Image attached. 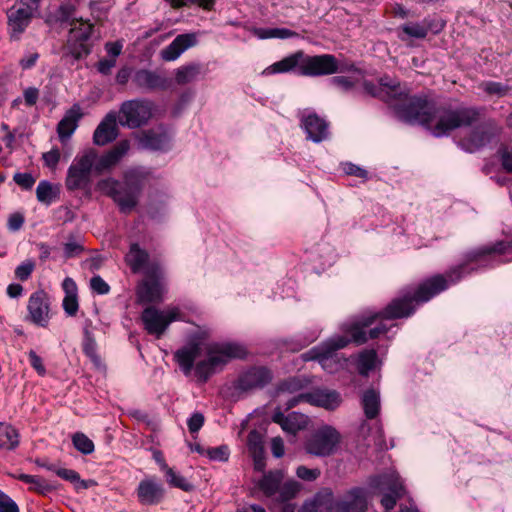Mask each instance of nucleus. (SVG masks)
Masks as SVG:
<instances>
[{
	"label": "nucleus",
	"instance_id": "1",
	"mask_svg": "<svg viewBox=\"0 0 512 512\" xmlns=\"http://www.w3.org/2000/svg\"><path fill=\"white\" fill-rule=\"evenodd\" d=\"M494 251L493 248L466 251L459 264L450 267L444 273L424 278L416 287L408 286L401 289L399 295L393 298L382 310H366L356 315L349 322L343 324L342 331L352 335L354 344L357 346L365 344L370 339H378L390 329L384 323L385 320L403 319L412 316L418 306L427 303L446 291L450 286L459 283L464 277L474 273L476 268L471 266V262L477 261L481 262V265H487L489 255Z\"/></svg>",
	"mask_w": 512,
	"mask_h": 512
},
{
	"label": "nucleus",
	"instance_id": "2",
	"mask_svg": "<svg viewBox=\"0 0 512 512\" xmlns=\"http://www.w3.org/2000/svg\"><path fill=\"white\" fill-rule=\"evenodd\" d=\"M403 89L405 96L396 99L393 105L397 117L407 124L422 126L436 138L448 136L459 128L472 127L485 111L478 106H437L427 94L409 95V89L406 86Z\"/></svg>",
	"mask_w": 512,
	"mask_h": 512
},
{
	"label": "nucleus",
	"instance_id": "3",
	"mask_svg": "<svg viewBox=\"0 0 512 512\" xmlns=\"http://www.w3.org/2000/svg\"><path fill=\"white\" fill-rule=\"evenodd\" d=\"M354 64L341 62L333 54L308 55L298 50L264 70V74L295 72L304 77H321L356 71Z\"/></svg>",
	"mask_w": 512,
	"mask_h": 512
},
{
	"label": "nucleus",
	"instance_id": "4",
	"mask_svg": "<svg viewBox=\"0 0 512 512\" xmlns=\"http://www.w3.org/2000/svg\"><path fill=\"white\" fill-rule=\"evenodd\" d=\"M152 178L150 168L136 166L127 169L122 180L109 177L100 180L97 187L113 200L120 213L127 215L139 205L143 191Z\"/></svg>",
	"mask_w": 512,
	"mask_h": 512
},
{
	"label": "nucleus",
	"instance_id": "5",
	"mask_svg": "<svg viewBox=\"0 0 512 512\" xmlns=\"http://www.w3.org/2000/svg\"><path fill=\"white\" fill-rule=\"evenodd\" d=\"M206 355V359L197 362L194 366L195 376L202 384L206 383L218 368L221 370L231 360L245 359L248 351L245 345L238 342H212L206 346Z\"/></svg>",
	"mask_w": 512,
	"mask_h": 512
},
{
	"label": "nucleus",
	"instance_id": "6",
	"mask_svg": "<svg viewBox=\"0 0 512 512\" xmlns=\"http://www.w3.org/2000/svg\"><path fill=\"white\" fill-rule=\"evenodd\" d=\"M40 0H17L7 10V29L10 40H20L38 10Z\"/></svg>",
	"mask_w": 512,
	"mask_h": 512
},
{
	"label": "nucleus",
	"instance_id": "7",
	"mask_svg": "<svg viewBox=\"0 0 512 512\" xmlns=\"http://www.w3.org/2000/svg\"><path fill=\"white\" fill-rule=\"evenodd\" d=\"M152 116V102L140 98L122 102L117 113L119 125L129 129H138L147 125Z\"/></svg>",
	"mask_w": 512,
	"mask_h": 512
},
{
	"label": "nucleus",
	"instance_id": "8",
	"mask_svg": "<svg viewBox=\"0 0 512 512\" xmlns=\"http://www.w3.org/2000/svg\"><path fill=\"white\" fill-rule=\"evenodd\" d=\"M97 158V152L94 149H88L81 156H76L68 168L65 179V186L69 191L84 190L91 185V174L93 164Z\"/></svg>",
	"mask_w": 512,
	"mask_h": 512
},
{
	"label": "nucleus",
	"instance_id": "9",
	"mask_svg": "<svg viewBox=\"0 0 512 512\" xmlns=\"http://www.w3.org/2000/svg\"><path fill=\"white\" fill-rule=\"evenodd\" d=\"M341 434L331 425H322L316 429L305 442L308 454L317 457L333 455L341 442Z\"/></svg>",
	"mask_w": 512,
	"mask_h": 512
},
{
	"label": "nucleus",
	"instance_id": "10",
	"mask_svg": "<svg viewBox=\"0 0 512 512\" xmlns=\"http://www.w3.org/2000/svg\"><path fill=\"white\" fill-rule=\"evenodd\" d=\"M369 487L383 492L381 505L386 511L394 509L406 490L400 478L393 474L374 475L369 478Z\"/></svg>",
	"mask_w": 512,
	"mask_h": 512
},
{
	"label": "nucleus",
	"instance_id": "11",
	"mask_svg": "<svg viewBox=\"0 0 512 512\" xmlns=\"http://www.w3.org/2000/svg\"><path fill=\"white\" fill-rule=\"evenodd\" d=\"M141 150L165 153L171 150L173 135L164 124L133 133Z\"/></svg>",
	"mask_w": 512,
	"mask_h": 512
},
{
	"label": "nucleus",
	"instance_id": "12",
	"mask_svg": "<svg viewBox=\"0 0 512 512\" xmlns=\"http://www.w3.org/2000/svg\"><path fill=\"white\" fill-rule=\"evenodd\" d=\"M500 134V128L494 119H488L473 128L467 137L458 143L460 148L468 153H475L489 145Z\"/></svg>",
	"mask_w": 512,
	"mask_h": 512
},
{
	"label": "nucleus",
	"instance_id": "13",
	"mask_svg": "<svg viewBox=\"0 0 512 512\" xmlns=\"http://www.w3.org/2000/svg\"><path fill=\"white\" fill-rule=\"evenodd\" d=\"M365 93L373 98H377L387 104H392L394 100L405 96V90L400 81L388 75L379 78L378 83L369 80L363 81Z\"/></svg>",
	"mask_w": 512,
	"mask_h": 512
},
{
	"label": "nucleus",
	"instance_id": "14",
	"mask_svg": "<svg viewBox=\"0 0 512 512\" xmlns=\"http://www.w3.org/2000/svg\"><path fill=\"white\" fill-rule=\"evenodd\" d=\"M344 334L331 337L321 344L312 347L302 355L303 359L305 361H318L325 368L327 362L333 358L336 351L347 347L350 343L354 344L352 335Z\"/></svg>",
	"mask_w": 512,
	"mask_h": 512
},
{
	"label": "nucleus",
	"instance_id": "15",
	"mask_svg": "<svg viewBox=\"0 0 512 512\" xmlns=\"http://www.w3.org/2000/svg\"><path fill=\"white\" fill-rule=\"evenodd\" d=\"M50 304V297L47 292L43 289L36 290L28 299V314L25 320L36 326L46 328L51 319Z\"/></svg>",
	"mask_w": 512,
	"mask_h": 512
},
{
	"label": "nucleus",
	"instance_id": "16",
	"mask_svg": "<svg viewBox=\"0 0 512 512\" xmlns=\"http://www.w3.org/2000/svg\"><path fill=\"white\" fill-rule=\"evenodd\" d=\"M273 380V372L266 366H251L239 374L234 388L240 392L262 389Z\"/></svg>",
	"mask_w": 512,
	"mask_h": 512
},
{
	"label": "nucleus",
	"instance_id": "17",
	"mask_svg": "<svg viewBox=\"0 0 512 512\" xmlns=\"http://www.w3.org/2000/svg\"><path fill=\"white\" fill-rule=\"evenodd\" d=\"M146 279L137 287V298L140 303H155L161 301L162 287L160 279L162 277L161 265H151L145 271Z\"/></svg>",
	"mask_w": 512,
	"mask_h": 512
},
{
	"label": "nucleus",
	"instance_id": "18",
	"mask_svg": "<svg viewBox=\"0 0 512 512\" xmlns=\"http://www.w3.org/2000/svg\"><path fill=\"white\" fill-rule=\"evenodd\" d=\"M136 496L141 505L154 506L165 499L166 489L159 478L150 476L139 482L136 488Z\"/></svg>",
	"mask_w": 512,
	"mask_h": 512
},
{
	"label": "nucleus",
	"instance_id": "19",
	"mask_svg": "<svg viewBox=\"0 0 512 512\" xmlns=\"http://www.w3.org/2000/svg\"><path fill=\"white\" fill-rule=\"evenodd\" d=\"M132 84L144 92L169 89L171 80L148 69H137L132 76Z\"/></svg>",
	"mask_w": 512,
	"mask_h": 512
},
{
	"label": "nucleus",
	"instance_id": "20",
	"mask_svg": "<svg viewBox=\"0 0 512 512\" xmlns=\"http://www.w3.org/2000/svg\"><path fill=\"white\" fill-rule=\"evenodd\" d=\"M481 248H493L495 249V251L492 252L491 255H489L490 257L488 259L487 265H481V262L477 261L471 262V266L473 268H476L475 272H477L480 269L493 268L499 264L508 263L512 261V240H499L491 244L473 248L472 250H477Z\"/></svg>",
	"mask_w": 512,
	"mask_h": 512
},
{
	"label": "nucleus",
	"instance_id": "21",
	"mask_svg": "<svg viewBox=\"0 0 512 512\" xmlns=\"http://www.w3.org/2000/svg\"><path fill=\"white\" fill-rule=\"evenodd\" d=\"M271 419L274 423L280 425L285 432L293 435L304 430L309 423V418L305 414L293 411L285 415L280 407L275 408Z\"/></svg>",
	"mask_w": 512,
	"mask_h": 512
},
{
	"label": "nucleus",
	"instance_id": "22",
	"mask_svg": "<svg viewBox=\"0 0 512 512\" xmlns=\"http://www.w3.org/2000/svg\"><path fill=\"white\" fill-rule=\"evenodd\" d=\"M117 122V112H108L93 133L94 144L104 146L113 142L119 134Z\"/></svg>",
	"mask_w": 512,
	"mask_h": 512
},
{
	"label": "nucleus",
	"instance_id": "23",
	"mask_svg": "<svg viewBox=\"0 0 512 512\" xmlns=\"http://www.w3.org/2000/svg\"><path fill=\"white\" fill-rule=\"evenodd\" d=\"M130 142L128 140H121L114 145L108 152L98 156L93 164V171L97 175H101L105 171L114 167L122 157L128 152Z\"/></svg>",
	"mask_w": 512,
	"mask_h": 512
},
{
	"label": "nucleus",
	"instance_id": "24",
	"mask_svg": "<svg viewBox=\"0 0 512 512\" xmlns=\"http://www.w3.org/2000/svg\"><path fill=\"white\" fill-rule=\"evenodd\" d=\"M367 499L363 488L350 489L342 500L335 501L334 512H366Z\"/></svg>",
	"mask_w": 512,
	"mask_h": 512
},
{
	"label": "nucleus",
	"instance_id": "25",
	"mask_svg": "<svg viewBox=\"0 0 512 512\" xmlns=\"http://www.w3.org/2000/svg\"><path fill=\"white\" fill-rule=\"evenodd\" d=\"M301 128L306 132L307 139L314 143H320L329 135L328 123L315 112L301 118Z\"/></svg>",
	"mask_w": 512,
	"mask_h": 512
},
{
	"label": "nucleus",
	"instance_id": "26",
	"mask_svg": "<svg viewBox=\"0 0 512 512\" xmlns=\"http://www.w3.org/2000/svg\"><path fill=\"white\" fill-rule=\"evenodd\" d=\"M335 499L330 488H321L314 496L304 501L298 512H334Z\"/></svg>",
	"mask_w": 512,
	"mask_h": 512
},
{
	"label": "nucleus",
	"instance_id": "27",
	"mask_svg": "<svg viewBox=\"0 0 512 512\" xmlns=\"http://www.w3.org/2000/svg\"><path fill=\"white\" fill-rule=\"evenodd\" d=\"M125 263L133 274H138L148 270L151 265H160L157 261H150V255L147 250L140 247L136 242L131 243L129 251L125 255Z\"/></svg>",
	"mask_w": 512,
	"mask_h": 512
},
{
	"label": "nucleus",
	"instance_id": "28",
	"mask_svg": "<svg viewBox=\"0 0 512 512\" xmlns=\"http://www.w3.org/2000/svg\"><path fill=\"white\" fill-rule=\"evenodd\" d=\"M141 320L147 333L157 338H160L168 328L164 312L154 306H148L142 311Z\"/></svg>",
	"mask_w": 512,
	"mask_h": 512
},
{
	"label": "nucleus",
	"instance_id": "29",
	"mask_svg": "<svg viewBox=\"0 0 512 512\" xmlns=\"http://www.w3.org/2000/svg\"><path fill=\"white\" fill-rule=\"evenodd\" d=\"M306 397L307 403L327 410H335L342 402L341 395L336 390L317 388L306 392Z\"/></svg>",
	"mask_w": 512,
	"mask_h": 512
},
{
	"label": "nucleus",
	"instance_id": "30",
	"mask_svg": "<svg viewBox=\"0 0 512 512\" xmlns=\"http://www.w3.org/2000/svg\"><path fill=\"white\" fill-rule=\"evenodd\" d=\"M197 43L194 33L179 34L175 39L161 51V57L165 61L176 60L185 50Z\"/></svg>",
	"mask_w": 512,
	"mask_h": 512
},
{
	"label": "nucleus",
	"instance_id": "31",
	"mask_svg": "<svg viewBox=\"0 0 512 512\" xmlns=\"http://www.w3.org/2000/svg\"><path fill=\"white\" fill-rule=\"evenodd\" d=\"M83 114L79 105H73L67 110L63 118L58 122L56 131L61 142L69 139L78 127V122Z\"/></svg>",
	"mask_w": 512,
	"mask_h": 512
},
{
	"label": "nucleus",
	"instance_id": "32",
	"mask_svg": "<svg viewBox=\"0 0 512 512\" xmlns=\"http://www.w3.org/2000/svg\"><path fill=\"white\" fill-rule=\"evenodd\" d=\"M77 3L72 1L62 2L54 12L48 15L46 22L48 24L64 25L69 24L74 26L76 22H82L83 18H76L75 13L77 11Z\"/></svg>",
	"mask_w": 512,
	"mask_h": 512
},
{
	"label": "nucleus",
	"instance_id": "33",
	"mask_svg": "<svg viewBox=\"0 0 512 512\" xmlns=\"http://www.w3.org/2000/svg\"><path fill=\"white\" fill-rule=\"evenodd\" d=\"M247 446L253 459L254 470L264 472L266 468L265 449L261 435L256 430L249 432Z\"/></svg>",
	"mask_w": 512,
	"mask_h": 512
},
{
	"label": "nucleus",
	"instance_id": "34",
	"mask_svg": "<svg viewBox=\"0 0 512 512\" xmlns=\"http://www.w3.org/2000/svg\"><path fill=\"white\" fill-rule=\"evenodd\" d=\"M283 480L284 472L282 470H270L268 472H264L256 486L266 497H273L278 493V490H280V485Z\"/></svg>",
	"mask_w": 512,
	"mask_h": 512
},
{
	"label": "nucleus",
	"instance_id": "35",
	"mask_svg": "<svg viewBox=\"0 0 512 512\" xmlns=\"http://www.w3.org/2000/svg\"><path fill=\"white\" fill-rule=\"evenodd\" d=\"M200 354V344L192 343L189 346L178 349L174 354V359L178 363L181 371L189 375L195 366V360Z\"/></svg>",
	"mask_w": 512,
	"mask_h": 512
},
{
	"label": "nucleus",
	"instance_id": "36",
	"mask_svg": "<svg viewBox=\"0 0 512 512\" xmlns=\"http://www.w3.org/2000/svg\"><path fill=\"white\" fill-rule=\"evenodd\" d=\"M62 288L65 292L63 309L68 316H75L79 309L77 285L72 278L66 277L62 282Z\"/></svg>",
	"mask_w": 512,
	"mask_h": 512
},
{
	"label": "nucleus",
	"instance_id": "37",
	"mask_svg": "<svg viewBox=\"0 0 512 512\" xmlns=\"http://www.w3.org/2000/svg\"><path fill=\"white\" fill-rule=\"evenodd\" d=\"M312 384V378L307 375H294L281 380L277 386L278 393L294 394L307 389Z\"/></svg>",
	"mask_w": 512,
	"mask_h": 512
},
{
	"label": "nucleus",
	"instance_id": "38",
	"mask_svg": "<svg viewBox=\"0 0 512 512\" xmlns=\"http://www.w3.org/2000/svg\"><path fill=\"white\" fill-rule=\"evenodd\" d=\"M20 443V434L11 424L0 422V450L13 451Z\"/></svg>",
	"mask_w": 512,
	"mask_h": 512
},
{
	"label": "nucleus",
	"instance_id": "39",
	"mask_svg": "<svg viewBox=\"0 0 512 512\" xmlns=\"http://www.w3.org/2000/svg\"><path fill=\"white\" fill-rule=\"evenodd\" d=\"M362 407L367 419H375L380 412V394L373 388L367 389L362 395Z\"/></svg>",
	"mask_w": 512,
	"mask_h": 512
},
{
	"label": "nucleus",
	"instance_id": "40",
	"mask_svg": "<svg viewBox=\"0 0 512 512\" xmlns=\"http://www.w3.org/2000/svg\"><path fill=\"white\" fill-rule=\"evenodd\" d=\"M378 355L375 349H365L358 354L356 369L361 376L367 377L376 368Z\"/></svg>",
	"mask_w": 512,
	"mask_h": 512
},
{
	"label": "nucleus",
	"instance_id": "41",
	"mask_svg": "<svg viewBox=\"0 0 512 512\" xmlns=\"http://www.w3.org/2000/svg\"><path fill=\"white\" fill-rule=\"evenodd\" d=\"M93 44H85L67 38L64 50L65 57H71L74 61L87 58L92 52Z\"/></svg>",
	"mask_w": 512,
	"mask_h": 512
},
{
	"label": "nucleus",
	"instance_id": "42",
	"mask_svg": "<svg viewBox=\"0 0 512 512\" xmlns=\"http://www.w3.org/2000/svg\"><path fill=\"white\" fill-rule=\"evenodd\" d=\"M162 471L165 472L166 481L170 486L185 492H190L194 489V485L191 482L170 468L165 461H162Z\"/></svg>",
	"mask_w": 512,
	"mask_h": 512
},
{
	"label": "nucleus",
	"instance_id": "43",
	"mask_svg": "<svg viewBox=\"0 0 512 512\" xmlns=\"http://www.w3.org/2000/svg\"><path fill=\"white\" fill-rule=\"evenodd\" d=\"M79 27H72L69 30L68 38L77 42L92 44L91 38L94 32V24L90 20H84Z\"/></svg>",
	"mask_w": 512,
	"mask_h": 512
},
{
	"label": "nucleus",
	"instance_id": "44",
	"mask_svg": "<svg viewBox=\"0 0 512 512\" xmlns=\"http://www.w3.org/2000/svg\"><path fill=\"white\" fill-rule=\"evenodd\" d=\"M201 72V65L190 63L179 67L175 72V81L178 85H185L197 79Z\"/></svg>",
	"mask_w": 512,
	"mask_h": 512
},
{
	"label": "nucleus",
	"instance_id": "45",
	"mask_svg": "<svg viewBox=\"0 0 512 512\" xmlns=\"http://www.w3.org/2000/svg\"><path fill=\"white\" fill-rule=\"evenodd\" d=\"M83 353L91 360V362L97 367L102 366V359L97 353V343L93 334L88 330H84V339L82 343Z\"/></svg>",
	"mask_w": 512,
	"mask_h": 512
},
{
	"label": "nucleus",
	"instance_id": "46",
	"mask_svg": "<svg viewBox=\"0 0 512 512\" xmlns=\"http://www.w3.org/2000/svg\"><path fill=\"white\" fill-rule=\"evenodd\" d=\"M399 30L401 33H398V38L401 41H406L407 38L424 39L427 36L423 21L404 23Z\"/></svg>",
	"mask_w": 512,
	"mask_h": 512
},
{
	"label": "nucleus",
	"instance_id": "47",
	"mask_svg": "<svg viewBox=\"0 0 512 512\" xmlns=\"http://www.w3.org/2000/svg\"><path fill=\"white\" fill-rule=\"evenodd\" d=\"M255 35L260 39H288L297 37L298 33L288 28H258L255 30Z\"/></svg>",
	"mask_w": 512,
	"mask_h": 512
},
{
	"label": "nucleus",
	"instance_id": "48",
	"mask_svg": "<svg viewBox=\"0 0 512 512\" xmlns=\"http://www.w3.org/2000/svg\"><path fill=\"white\" fill-rule=\"evenodd\" d=\"M36 197L39 202L50 205L58 197V191L54 190L49 181L42 180L36 188Z\"/></svg>",
	"mask_w": 512,
	"mask_h": 512
},
{
	"label": "nucleus",
	"instance_id": "49",
	"mask_svg": "<svg viewBox=\"0 0 512 512\" xmlns=\"http://www.w3.org/2000/svg\"><path fill=\"white\" fill-rule=\"evenodd\" d=\"M302 485L295 480H288L286 482H282L280 485V490H278L277 500L280 502H287L294 499L297 494L300 492Z\"/></svg>",
	"mask_w": 512,
	"mask_h": 512
},
{
	"label": "nucleus",
	"instance_id": "50",
	"mask_svg": "<svg viewBox=\"0 0 512 512\" xmlns=\"http://www.w3.org/2000/svg\"><path fill=\"white\" fill-rule=\"evenodd\" d=\"M479 88L487 95L499 98L507 96L511 90L508 85L496 81H483L480 83Z\"/></svg>",
	"mask_w": 512,
	"mask_h": 512
},
{
	"label": "nucleus",
	"instance_id": "51",
	"mask_svg": "<svg viewBox=\"0 0 512 512\" xmlns=\"http://www.w3.org/2000/svg\"><path fill=\"white\" fill-rule=\"evenodd\" d=\"M72 442L76 450L84 455L94 452L95 446L93 441L82 432H77L72 436Z\"/></svg>",
	"mask_w": 512,
	"mask_h": 512
},
{
	"label": "nucleus",
	"instance_id": "52",
	"mask_svg": "<svg viewBox=\"0 0 512 512\" xmlns=\"http://www.w3.org/2000/svg\"><path fill=\"white\" fill-rule=\"evenodd\" d=\"M206 456L212 461L227 462L230 456V450L227 445L207 448Z\"/></svg>",
	"mask_w": 512,
	"mask_h": 512
},
{
	"label": "nucleus",
	"instance_id": "53",
	"mask_svg": "<svg viewBox=\"0 0 512 512\" xmlns=\"http://www.w3.org/2000/svg\"><path fill=\"white\" fill-rule=\"evenodd\" d=\"M497 155L503 169L508 173H512V150L508 146L502 144L498 148Z\"/></svg>",
	"mask_w": 512,
	"mask_h": 512
},
{
	"label": "nucleus",
	"instance_id": "54",
	"mask_svg": "<svg viewBox=\"0 0 512 512\" xmlns=\"http://www.w3.org/2000/svg\"><path fill=\"white\" fill-rule=\"evenodd\" d=\"M296 475L301 480L312 482L320 477L321 470L319 468H308L304 465H300L296 469Z\"/></svg>",
	"mask_w": 512,
	"mask_h": 512
},
{
	"label": "nucleus",
	"instance_id": "55",
	"mask_svg": "<svg viewBox=\"0 0 512 512\" xmlns=\"http://www.w3.org/2000/svg\"><path fill=\"white\" fill-rule=\"evenodd\" d=\"M422 21L426 30V35H428L429 32H432L435 35L439 34L446 24L442 19L430 16L425 17Z\"/></svg>",
	"mask_w": 512,
	"mask_h": 512
},
{
	"label": "nucleus",
	"instance_id": "56",
	"mask_svg": "<svg viewBox=\"0 0 512 512\" xmlns=\"http://www.w3.org/2000/svg\"><path fill=\"white\" fill-rule=\"evenodd\" d=\"M34 269L35 263L32 260H26L16 267L15 276L21 281H26L30 278Z\"/></svg>",
	"mask_w": 512,
	"mask_h": 512
},
{
	"label": "nucleus",
	"instance_id": "57",
	"mask_svg": "<svg viewBox=\"0 0 512 512\" xmlns=\"http://www.w3.org/2000/svg\"><path fill=\"white\" fill-rule=\"evenodd\" d=\"M342 168L346 175L355 176L363 180L368 179V171L356 164L345 162L342 164Z\"/></svg>",
	"mask_w": 512,
	"mask_h": 512
},
{
	"label": "nucleus",
	"instance_id": "58",
	"mask_svg": "<svg viewBox=\"0 0 512 512\" xmlns=\"http://www.w3.org/2000/svg\"><path fill=\"white\" fill-rule=\"evenodd\" d=\"M14 182L24 190H30L35 184V178L31 173L17 172L13 176Z\"/></svg>",
	"mask_w": 512,
	"mask_h": 512
},
{
	"label": "nucleus",
	"instance_id": "59",
	"mask_svg": "<svg viewBox=\"0 0 512 512\" xmlns=\"http://www.w3.org/2000/svg\"><path fill=\"white\" fill-rule=\"evenodd\" d=\"M188 3L197 4L206 10H211L215 4V0H172L171 6L173 8H181L187 6Z\"/></svg>",
	"mask_w": 512,
	"mask_h": 512
},
{
	"label": "nucleus",
	"instance_id": "60",
	"mask_svg": "<svg viewBox=\"0 0 512 512\" xmlns=\"http://www.w3.org/2000/svg\"><path fill=\"white\" fill-rule=\"evenodd\" d=\"M90 288L92 289L93 292L99 295L108 294L110 291V286L99 275H94L90 279Z\"/></svg>",
	"mask_w": 512,
	"mask_h": 512
},
{
	"label": "nucleus",
	"instance_id": "61",
	"mask_svg": "<svg viewBox=\"0 0 512 512\" xmlns=\"http://www.w3.org/2000/svg\"><path fill=\"white\" fill-rule=\"evenodd\" d=\"M205 417L200 412H194L187 420V426L190 433H197L204 425Z\"/></svg>",
	"mask_w": 512,
	"mask_h": 512
},
{
	"label": "nucleus",
	"instance_id": "62",
	"mask_svg": "<svg viewBox=\"0 0 512 512\" xmlns=\"http://www.w3.org/2000/svg\"><path fill=\"white\" fill-rule=\"evenodd\" d=\"M63 250L64 257L70 259L79 256L84 251V247L81 243L68 241L64 244Z\"/></svg>",
	"mask_w": 512,
	"mask_h": 512
},
{
	"label": "nucleus",
	"instance_id": "63",
	"mask_svg": "<svg viewBox=\"0 0 512 512\" xmlns=\"http://www.w3.org/2000/svg\"><path fill=\"white\" fill-rule=\"evenodd\" d=\"M0 512H19L16 502L0 490Z\"/></svg>",
	"mask_w": 512,
	"mask_h": 512
},
{
	"label": "nucleus",
	"instance_id": "64",
	"mask_svg": "<svg viewBox=\"0 0 512 512\" xmlns=\"http://www.w3.org/2000/svg\"><path fill=\"white\" fill-rule=\"evenodd\" d=\"M28 357L30 365L35 369L38 375L45 376L47 370L43 364L42 358L34 350L28 352Z\"/></svg>",
	"mask_w": 512,
	"mask_h": 512
}]
</instances>
